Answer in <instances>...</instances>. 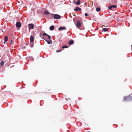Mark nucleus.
<instances>
[{"label":"nucleus","instance_id":"obj_21","mask_svg":"<svg viewBox=\"0 0 132 132\" xmlns=\"http://www.w3.org/2000/svg\"><path fill=\"white\" fill-rule=\"evenodd\" d=\"M62 51V50H57L56 51V52H61Z\"/></svg>","mask_w":132,"mask_h":132},{"label":"nucleus","instance_id":"obj_15","mask_svg":"<svg viewBox=\"0 0 132 132\" xmlns=\"http://www.w3.org/2000/svg\"><path fill=\"white\" fill-rule=\"evenodd\" d=\"M4 61H2L0 63V65L1 66H3L4 64Z\"/></svg>","mask_w":132,"mask_h":132},{"label":"nucleus","instance_id":"obj_19","mask_svg":"<svg viewBox=\"0 0 132 132\" xmlns=\"http://www.w3.org/2000/svg\"><path fill=\"white\" fill-rule=\"evenodd\" d=\"M80 1L79 0H78L77 1V3H76V4L77 5H79L80 4Z\"/></svg>","mask_w":132,"mask_h":132},{"label":"nucleus","instance_id":"obj_22","mask_svg":"<svg viewBox=\"0 0 132 132\" xmlns=\"http://www.w3.org/2000/svg\"><path fill=\"white\" fill-rule=\"evenodd\" d=\"M73 3H74V4H76V2L75 1V0H73Z\"/></svg>","mask_w":132,"mask_h":132},{"label":"nucleus","instance_id":"obj_18","mask_svg":"<svg viewBox=\"0 0 132 132\" xmlns=\"http://www.w3.org/2000/svg\"><path fill=\"white\" fill-rule=\"evenodd\" d=\"M68 47V46H66V45H64L62 46V48H67Z\"/></svg>","mask_w":132,"mask_h":132},{"label":"nucleus","instance_id":"obj_11","mask_svg":"<svg viewBox=\"0 0 132 132\" xmlns=\"http://www.w3.org/2000/svg\"><path fill=\"white\" fill-rule=\"evenodd\" d=\"M74 42L73 40H70L68 44L69 45H71Z\"/></svg>","mask_w":132,"mask_h":132},{"label":"nucleus","instance_id":"obj_4","mask_svg":"<svg viewBox=\"0 0 132 132\" xmlns=\"http://www.w3.org/2000/svg\"><path fill=\"white\" fill-rule=\"evenodd\" d=\"M123 100L125 101H128L131 100V96L129 95L126 97H125L123 98Z\"/></svg>","mask_w":132,"mask_h":132},{"label":"nucleus","instance_id":"obj_20","mask_svg":"<svg viewBox=\"0 0 132 132\" xmlns=\"http://www.w3.org/2000/svg\"><path fill=\"white\" fill-rule=\"evenodd\" d=\"M85 15L86 16H89L88 15V14L86 13H85Z\"/></svg>","mask_w":132,"mask_h":132},{"label":"nucleus","instance_id":"obj_7","mask_svg":"<svg viewBox=\"0 0 132 132\" xmlns=\"http://www.w3.org/2000/svg\"><path fill=\"white\" fill-rule=\"evenodd\" d=\"M117 7L116 5H110L108 7V8L109 10H112V8H115Z\"/></svg>","mask_w":132,"mask_h":132},{"label":"nucleus","instance_id":"obj_6","mask_svg":"<svg viewBox=\"0 0 132 132\" xmlns=\"http://www.w3.org/2000/svg\"><path fill=\"white\" fill-rule=\"evenodd\" d=\"M29 29H33L34 28V24L33 23L29 24H28Z\"/></svg>","mask_w":132,"mask_h":132},{"label":"nucleus","instance_id":"obj_27","mask_svg":"<svg viewBox=\"0 0 132 132\" xmlns=\"http://www.w3.org/2000/svg\"><path fill=\"white\" fill-rule=\"evenodd\" d=\"M66 100H67V98H66Z\"/></svg>","mask_w":132,"mask_h":132},{"label":"nucleus","instance_id":"obj_25","mask_svg":"<svg viewBox=\"0 0 132 132\" xmlns=\"http://www.w3.org/2000/svg\"><path fill=\"white\" fill-rule=\"evenodd\" d=\"M131 100H132V96H131Z\"/></svg>","mask_w":132,"mask_h":132},{"label":"nucleus","instance_id":"obj_1","mask_svg":"<svg viewBox=\"0 0 132 132\" xmlns=\"http://www.w3.org/2000/svg\"><path fill=\"white\" fill-rule=\"evenodd\" d=\"M43 34V35H46L48 36V39H49V40L47 41L44 38H43V39L47 42L48 44H51L52 42L51 38V36L45 32H44Z\"/></svg>","mask_w":132,"mask_h":132},{"label":"nucleus","instance_id":"obj_3","mask_svg":"<svg viewBox=\"0 0 132 132\" xmlns=\"http://www.w3.org/2000/svg\"><path fill=\"white\" fill-rule=\"evenodd\" d=\"M51 15H53V17L54 19H58L61 18V16L60 15L57 14H52Z\"/></svg>","mask_w":132,"mask_h":132},{"label":"nucleus","instance_id":"obj_17","mask_svg":"<svg viewBox=\"0 0 132 132\" xmlns=\"http://www.w3.org/2000/svg\"><path fill=\"white\" fill-rule=\"evenodd\" d=\"M96 10L97 11L99 12L100 11V8L97 7L96 8Z\"/></svg>","mask_w":132,"mask_h":132},{"label":"nucleus","instance_id":"obj_28","mask_svg":"<svg viewBox=\"0 0 132 132\" xmlns=\"http://www.w3.org/2000/svg\"><path fill=\"white\" fill-rule=\"evenodd\" d=\"M131 47H132V45H131Z\"/></svg>","mask_w":132,"mask_h":132},{"label":"nucleus","instance_id":"obj_14","mask_svg":"<svg viewBox=\"0 0 132 132\" xmlns=\"http://www.w3.org/2000/svg\"><path fill=\"white\" fill-rule=\"evenodd\" d=\"M102 30L104 31H106L108 30V29L106 28H104L102 29Z\"/></svg>","mask_w":132,"mask_h":132},{"label":"nucleus","instance_id":"obj_24","mask_svg":"<svg viewBox=\"0 0 132 132\" xmlns=\"http://www.w3.org/2000/svg\"><path fill=\"white\" fill-rule=\"evenodd\" d=\"M85 5H87V4H86V3H85Z\"/></svg>","mask_w":132,"mask_h":132},{"label":"nucleus","instance_id":"obj_13","mask_svg":"<svg viewBox=\"0 0 132 132\" xmlns=\"http://www.w3.org/2000/svg\"><path fill=\"white\" fill-rule=\"evenodd\" d=\"M44 13L45 14L47 15L49 14L50 13L49 12L47 11H45L44 12Z\"/></svg>","mask_w":132,"mask_h":132},{"label":"nucleus","instance_id":"obj_23","mask_svg":"<svg viewBox=\"0 0 132 132\" xmlns=\"http://www.w3.org/2000/svg\"><path fill=\"white\" fill-rule=\"evenodd\" d=\"M12 40H11V43H10V44H11V43H12Z\"/></svg>","mask_w":132,"mask_h":132},{"label":"nucleus","instance_id":"obj_9","mask_svg":"<svg viewBox=\"0 0 132 132\" xmlns=\"http://www.w3.org/2000/svg\"><path fill=\"white\" fill-rule=\"evenodd\" d=\"M66 28L65 27H60L59 29L58 30H65Z\"/></svg>","mask_w":132,"mask_h":132},{"label":"nucleus","instance_id":"obj_2","mask_svg":"<svg viewBox=\"0 0 132 132\" xmlns=\"http://www.w3.org/2000/svg\"><path fill=\"white\" fill-rule=\"evenodd\" d=\"M34 38L32 36H31L30 37V42L31 46L30 47H33L34 45Z\"/></svg>","mask_w":132,"mask_h":132},{"label":"nucleus","instance_id":"obj_29","mask_svg":"<svg viewBox=\"0 0 132 132\" xmlns=\"http://www.w3.org/2000/svg\"><path fill=\"white\" fill-rule=\"evenodd\" d=\"M26 45H27V44Z\"/></svg>","mask_w":132,"mask_h":132},{"label":"nucleus","instance_id":"obj_10","mask_svg":"<svg viewBox=\"0 0 132 132\" xmlns=\"http://www.w3.org/2000/svg\"><path fill=\"white\" fill-rule=\"evenodd\" d=\"M74 10L75 11H81V9L80 8L77 7H76V9H74Z\"/></svg>","mask_w":132,"mask_h":132},{"label":"nucleus","instance_id":"obj_16","mask_svg":"<svg viewBox=\"0 0 132 132\" xmlns=\"http://www.w3.org/2000/svg\"><path fill=\"white\" fill-rule=\"evenodd\" d=\"M8 40V37L7 36H5L4 37V41L5 42H6Z\"/></svg>","mask_w":132,"mask_h":132},{"label":"nucleus","instance_id":"obj_26","mask_svg":"<svg viewBox=\"0 0 132 132\" xmlns=\"http://www.w3.org/2000/svg\"><path fill=\"white\" fill-rule=\"evenodd\" d=\"M4 44H5V43L4 42Z\"/></svg>","mask_w":132,"mask_h":132},{"label":"nucleus","instance_id":"obj_5","mask_svg":"<svg viewBox=\"0 0 132 132\" xmlns=\"http://www.w3.org/2000/svg\"><path fill=\"white\" fill-rule=\"evenodd\" d=\"M81 21H77L76 23V26L78 28H80L81 27Z\"/></svg>","mask_w":132,"mask_h":132},{"label":"nucleus","instance_id":"obj_12","mask_svg":"<svg viewBox=\"0 0 132 132\" xmlns=\"http://www.w3.org/2000/svg\"><path fill=\"white\" fill-rule=\"evenodd\" d=\"M54 26H52L50 27V30H53L54 29Z\"/></svg>","mask_w":132,"mask_h":132},{"label":"nucleus","instance_id":"obj_8","mask_svg":"<svg viewBox=\"0 0 132 132\" xmlns=\"http://www.w3.org/2000/svg\"><path fill=\"white\" fill-rule=\"evenodd\" d=\"M16 26L17 27L20 28L21 27V24L20 23L18 22L16 24Z\"/></svg>","mask_w":132,"mask_h":132}]
</instances>
